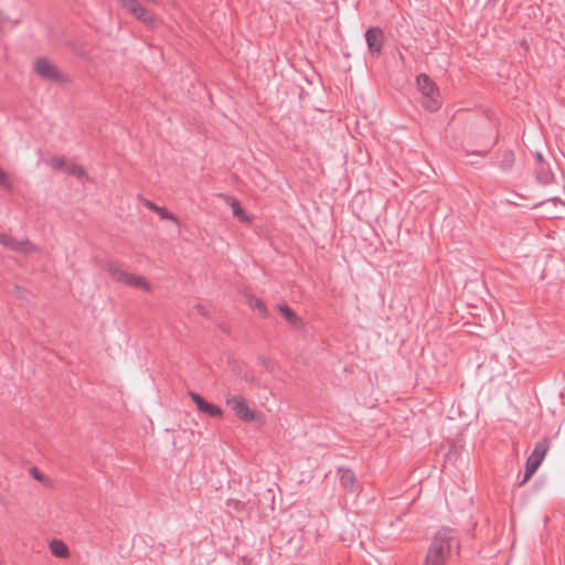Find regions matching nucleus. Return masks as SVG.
<instances>
[{
    "instance_id": "obj_9",
    "label": "nucleus",
    "mask_w": 565,
    "mask_h": 565,
    "mask_svg": "<svg viewBox=\"0 0 565 565\" xmlns=\"http://www.w3.org/2000/svg\"><path fill=\"white\" fill-rule=\"evenodd\" d=\"M190 396L200 412L205 413L211 417H218L222 415V409L217 405L206 402L200 394L191 392Z\"/></svg>"
},
{
    "instance_id": "obj_5",
    "label": "nucleus",
    "mask_w": 565,
    "mask_h": 565,
    "mask_svg": "<svg viewBox=\"0 0 565 565\" xmlns=\"http://www.w3.org/2000/svg\"><path fill=\"white\" fill-rule=\"evenodd\" d=\"M367 49L373 56H379L385 44L384 31L379 26H371L365 32Z\"/></svg>"
},
{
    "instance_id": "obj_8",
    "label": "nucleus",
    "mask_w": 565,
    "mask_h": 565,
    "mask_svg": "<svg viewBox=\"0 0 565 565\" xmlns=\"http://www.w3.org/2000/svg\"><path fill=\"white\" fill-rule=\"evenodd\" d=\"M337 475L339 477L340 483L348 492L356 493L359 491L356 477L351 469L339 467Z\"/></svg>"
},
{
    "instance_id": "obj_6",
    "label": "nucleus",
    "mask_w": 565,
    "mask_h": 565,
    "mask_svg": "<svg viewBox=\"0 0 565 565\" xmlns=\"http://www.w3.org/2000/svg\"><path fill=\"white\" fill-rule=\"evenodd\" d=\"M118 2L127 12L141 22L146 24H151L153 22V15L137 0H118Z\"/></svg>"
},
{
    "instance_id": "obj_19",
    "label": "nucleus",
    "mask_w": 565,
    "mask_h": 565,
    "mask_svg": "<svg viewBox=\"0 0 565 565\" xmlns=\"http://www.w3.org/2000/svg\"><path fill=\"white\" fill-rule=\"evenodd\" d=\"M47 163L54 169H64L66 160L63 157L54 156L49 159Z\"/></svg>"
},
{
    "instance_id": "obj_10",
    "label": "nucleus",
    "mask_w": 565,
    "mask_h": 565,
    "mask_svg": "<svg viewBox=\"0 0 565 565\" xmlns=\"http://www.w3.org/2000/svg\"><path fill=\"white\" fill-rule=\"evenodd\" d=\"M227 201L232 207V212L235 217L239 218L245 223H248L250 221L236 199L228 198Z\"/></svg>"
},
{
    "instance_id": "obj_16",
    "label": "nucleus",
    "mask_w": 565,
    "mask_h": 565,
    "mask_svg": "<svg viewBox=\"0 0 565 565\" xmlns=\"http://www.w3.org/2000/svg\"><path fill=\"white\" fill-rule=\"evenodd\" d=\"M63 170L71 175L77 177L78 179H83L86 175L85 170L82 166H78L71 161H66V164Z\"/></svg>"
},
{
    "instance_id": "obj_14",
    "label": "nucleus",
    "mask_w": 565,
    "mask_h": 565,
    "mask_svg": "<svg viewBox=\"0 0 565 565\" xmlns=\"http://www.w3.org/2000/svg\"><path fill=\"white\" fill-rule=\"evenodd\" d=\"M33 71H56V67L47 57L42 56L35 60Z\"/></svg>"
},
{
    "instance_id": "obj_24",
    "label": "nucleus",
    "mask_w": 565,
    "mask_h": 565,
    "mask_svg": "<svg viewBox=\"0 0 565 565\" xmlns=\"http://www.w3.org/2000/svg\"><path fill=\"white\" fill-rule=\"evenodd\" d=\"M0 185L8 188L9 181L7 173L0 169Z\"/></svg>"
},
{
    "instance_id": "obj_18",
    "label": "nucleus",
    "mask_w": 565,
    "mask_h": 565,
    "mask_svg": "<svg viewBox=\"0 0 565 565\" xmlns=\"http://www.w3.org/2000/svg\"><path fill=\"white\" fill-rule=\"evenodd\" d=\"M248 305L252 308L256 309L262 317H266L267 316V307H266V305L260 299L252 296L248 299Z\"/></svg>"
},
{
    "instance_id": "obj_12",
    "label": "nucleus",
    "mask_w": 565,
    "mask_h": 565,
    "mask_svg": "<svg viewBox=\"0 0 565 565\" xmlns=\"http://www.w3.org/2000/svg\"><path fill=\"white\" fill-rule=\"evenodd\" d=\"M536 178L541 184H550L553 181V173L545 164L539 166L536 169Z\"/></svg>"
},
{
    "instance_id": "obj_1",
    "label": "nucleus",
    "mask_w": 565,
    "mask_h": 565,
    "mask_svg": "<svg viewBox=\"0 0 565 565\" xmlns=\"http://www.w3.org/2000/svg\"><path fill=\"white\" fill-rule=\"evenodd\" d=\"M460 547L455 531L441 527L434 535L425 555L424 565H446L454 551Z\"/></svg>"
},
{
    "instance_id": "obj_15",
    "label": "nucleus",
    "mask_w": 565,
    "mask_h": 565,
    "mask_svg": "<svg viewBox=\"0 0 565 565\" xmlns=\"http://www.w3.org/2000/svg\"><path fill=\"white\" fill-rule=\"evenodd\" d=\"M278 309L284 318L291 324L297 326L299 322V318L295 313V311L287 305H279Z\"/></svg>"
},
{
    "instance_id": "obj_22",
    "label": "nucleus",
    "mask_w": 565,
    "mask_h": 565,
    "mask_svg": "<svg viewBox=\"0 0 565 565\" xmlns=\"http://www.w3.org/2000/svg\"><path fill=\"white\" fill-rule=\"evenodd\" d=\"M513 160H514V154L512 151H505L504 154H503V160H502V167L504 169H508L512 166L513 163Z\"/></svg>"
},
{
    "instance_id": "obj_2",
    "label": "nucleus",
    "mask_w": 565,
    "mask_h": 565,
    "mask_svg": "<svg viewBox=\"0 0 565 565\" xmlns=\"http://www.w3.org/2000/svg\"><path fill=\"white\" fill-rule=\"evenodd\" d=\"M419 92L423 94V106L428 111H437L441 106L440 92L436 83L427 73H419L416 76Z\"/></svg>"
},
{
    "instance_id": "obj_3",
    "label": "nucleus",
    "mask_w": 565,
    "mask_h": 565,
    "mask_svg": "<svg viewBox=\"0 0 565 565\" xmlns=\"http://www.w3.org/2000/svg\"><path fill=\"white\" fill-rule=\"evenodd\" d=\"M105 269L109 273V275L119 282L125 285L139 288L142 290H149L150 284L142 276H136L122 270L116 263L108 262L105 265Z\"/></svg>"
},
{
    "instance_id": "obj_23",
    "label": "nucleus",
    "mask_w": 565,
    "mask_h": 565,
    "mask_svg": "<svg viewBox=\"0 0 565 565\" xmlns=\"http://www.w3.org/2000/svg\"><path fill=\"white\" fill-rule=\"evenodd\" d=\"M30 473L34 477V479L42 482L45 481V477L35 467L30 469Z\"/></svg>"
},
{
    "instance_id": "obj_25",
    "label": "nucleus",
    "mask_w": 565,
    "mask_h": 565,
    "mask_svg": "<svg viewBox=\"0 0 565 565\" xmlns=\"http://www.w3.org/2000/svg\"><path fill=\"white\" fill-rule=\"evenodd\" d=\"M536 159H537V161H539V163H540L539 166L544 164L542 153L537 152V153H536Z\"/></svg>"
},
{
    "instance_id": "obj_11",
    "label": "nucleus",
    "mask_w": 565,
    "mask_h": 565,
    "mask_svg": "<svg viewBox=\"0 0 565 565\" xmlns=\"http://www.w3.org/2000/svg\"><path fill=\"white\" fill-rule=\"evenodd\" d=\"M237 417L245 422H252L255 418V413L252 411L245 402L241 403L238 407L233 409Z\"/></svg>"
},
{
    "instance_id": "obj_4",
    "label": "nucleus",
    "mask_w": 565,
    "mask_h": 565,
    "mask_svg": "<svg viewBox=\"0 0 565 565\" xmlns=\"http://www.w3.org/2000/svg\"><path fill=\"white\" fill-rule=\"evenodd\" d=\"M548 450V440L543 439L539 441L532 454L529 456L526 463H525V473L523 477V480L521 481V484L526 482L540 468L546 452Z\"/></svg>"
},
{
    "instance_id": "obj_13",
    "label": "nucleus",
    "mask_w": 565,
    "mask_h": 565,
    "mask_svg": "<svg viewBox=\"0 0 565 565\" xmlns=\"http://www.w3.org/2000/svg\"><path fill=\"white\" fill-rule=\"evenodd\" d=\"M51 553L56 557H65L68 554V547L65 543L58 540H53L50 543Z\"/></svg>"
},
{
    "instance_id": "obj_20",
    "label": "nucleus",
    "mask_w": 565,
    "mask_h": 565,
    "mask_svg": "<svg viewBox=\"0 0 565 565\" xmlns=\"http://www.w3.org/2000/svg\"><path fill=\"white\" fill-rule=\"evenodd\" d=\"M45 81H64L65 73H39Z\"/></svg>"
},
{
    "instance_id": "obj_7",
    "label": "nucleus",
    "mask_w": 565,
    "mask_h": 565,
    "mask_svg": "<svg viewBox=\"0 0 565 565\" xmlns=\"http://www.w3.org/2000/svg\"><path fill=\"white\" fill-rule=\"evenodd\" d=\"M0 243L7 248L22 254H30L35 250V246L30 241H18L4 233H0Z\"/></svg>"
},
{
    "instance_id": "obj_17",
    "label": "nucleus",
    "mask_w": 565,
    "mask_h": 565,
    "mask_svg": "<svg viewBox=\"0 0 565 565\" xmlns=\"http://www.w3.org/2000/svg\"><path fill=\"white\" fill-rule=\"evenodd\" d=\"M146 205L150 210L154 211L162 220L175 221L174 215L171 214L170 212H168L164 207L158 206L157 204H154L150 201H147Z\"/></svg>"
},
{
    "instance_id": "obj_21",
    "label": "nucleus",
    "mask_w": 565,
    "mask_h": 565,
    "mask_svg": "<svg viewBox=\"0 0 565 565\" xmlns=\"http://www.w3.org/2000/svg\"><path fill=\"white\" fill-rule=\"evenodd\" d=\"M244 399L239 395H228L226 397V404L234 409L235 407H238L241 403H243Z\"/></svg>"
}]
</instances>
